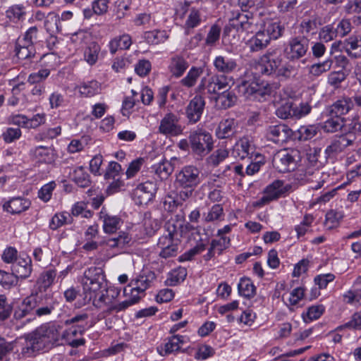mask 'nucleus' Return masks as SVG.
Segmentation results:
<instances>
[{
	"label": "nucleus",
	"instance_id": "nucleus-1",
	"mask_svg": "<svg viewBox=\"0 0 361 361\" xmlns=\"http://www.w3.org/2000/svg\"><path fill=\"white\" fill-rule=\"evenodd\" d=\"M61 329L62 326L57 324H46L36 329L25 336L20 353L25 357H31L54 345L63 344Z\"/></svg>",
	"mask_w": 361,
	"mask_h": 361
},
{
	"label": "nucleus",
	"instance_id": "nucleus-2",
	"mask_svg": "<svg viewBox=\"0 0 361 361\" xmlns=\"http://www.w3.org/2000/svg\"><path fill=\"white\" fill-rule=\"evenodd\" d=\"M263 75L274 76L287 80L296 73L293 66L289 63L283 64V57L278 49L269 50L261 58L256 66Z\"/></svg>",
	"mask_w": 361,
	"mask_h": 361
},
{
	"label": "nucleus",
	"instance_id": "nucleus-3",
	"mask_svg": "<svg viewBox=\"0 0 361 361\" xmlns=\"http://www.w3.org/2000/svg\"><path fill=\"white\" fill-rule=\"evenodd\" d=\"M192 152L200 157L208 154L214 147L212 135L207 130L197 128L192 130L188 136Z\"/></svg>",
	"mask_w": 361,
	"mask_h": 361
},
{
	"label": "nucleus",
	"instance_id": "nucleus-4",
	"mask_svg": "<svg viewBox=\"0 0 361 361\" xmlns=\"http://www.w3.org/2000/svg\"><path fill=\"white\" fill-rule=\"evenodd\" d=\"M300 161V153L297 149H283L273 157L274 167L281 173L294 171Z\"/></svg>",
	"mask_w": 361,
	"mask_h": 361
},
{
	"label": "nucleus",
	"instance_id": "nucleus-5",
	"mask_svg": "<svg viewBox=\"0 0 361 361\" xmlns=\"http://www.w3.org/2000/svg\"><path fill=\"white\" fill-rule=\"evenodd\" d=\"M237 90L239 94L247 99L260 100L271 92V87L268 85L259 84L254 80H242L237 85Z\"/></svg>",
	"mask_w": 361,
	"mask_h": 361
},
{
	"label": "nucleus",
	"instance_id": "nucleus-6",
	"mask_svg": "<svg viewBox=\"0 0 361 361\" xmlns=\"http://www.w3.org/2000/svg\"><path fill=\"white\" fill-rule=\"evenodd\" d=\"M231 80L225 75H212L209 78L204 77L197 87L195 92L203 94L207 90L209 94L218 95L220 91H224L229 87Z\"/></svg>",
	"mask_w": 361,
	"mask_h": 361
},
{
	"label": "nucleus",
	"instance_id": "nucleus-7",
	"mask_svg": "<svg viewBox=\"0 0 361 361\" xmlns=\"http://www.w3.org/2000/svg\"><path fill=\"white\" fill-rule=\"evenodd\" d=\"M200 182V171L192 165L183 167L176 174V183L181 188H195Z\"/></svg>",
	"mask_w": 361,
	"mask_h": 361
},
{
	"label": "nucleus",
	"instance_id": "nucleus-8",
	"mask_svg": "<svg viewBox=\"0 0 361 361\" xmlns=\"http://www.w3.org/2000/svg\"><path fill=\"white\" fill-rule=\"evenodd\" d=\"M311 107L307 104H295L292 100H286L282 102L276 111V116L282 119L289 118H299L310 113Z\"/></svg>",
	"mask_w": 361,
	"mask_h": 361
},
{
	"label": "nucleus",
	"instance_id": "nucleus-9",
	"mask_svg": "<svg viewBox=\"0 0 361 361\" xmlns=\"http://www.w3.org/2000/svg\"><path fill=\"white\" fill-rule=\"evenodd\" d=\"M309 48V40L302 36L291 38L284 49V54L290 61H298L302 58Z\"/></svg>",
	"mask_w": 361,
	"mask_h": 361
},
{
	"label": "nucleus",
	"instance_id": "nucleus-10",
	"mask_svg": "<svg viewBox=\"0 0 361 361\" xmlns=\"http://www.w3.org/2000/svg\"><path fill=\"white\" fill-rule=\"evenodd\" d=\"M37 305H39V296L37 294H31L27 296L16 308L13 313L14 319L21 320L28 317L27 319V322L35 320V310Z\"/></svg>",
	"mask_w": 361,
	"mask_h": 361
},
{
	"label": "nucleus",
	"instance_id": "nucleus-11",
	"mask_svg": "<svg viewBox=\"0 0 361 361\" xmlns=\"http://www.w3.org/2000/svg\"><path fill=\"white\" fill-rule=\"evenodd\" d=\"M157 192V185L153 181H146L139 184L133 191L132 198L137 205H146L150 202Z\"/></svg>",
	"mask_w": 361,
	"mask_h": 361
},
{
	"label": "nucleus",
	"instance_id": "nucleus-12",
	"mask_svg": "<svg viewBox=\"0 0 361 361\" xmlns=\"http://www.w3.org/2000/svg\"><path fill=\"white\" fill-rule=\"evenodd\" d=\"M159 132L166 136H178L183 133L179 118L173 113L166 114L161 120Z\"/></svg>",
	"mask_w": 361,
	"mask_h": 361
},
{
	"label": "nucleus",
	"instance_id": "nucleus-13",
	"mask_svg": "<svg viewBox=\"0 0 361 361\" xmlns=\"http://www.w3.org/2000/svg\"><path fill=\"white\" fill-rule=\"evenodd\" d=\"M205 106L202 96L196 95L188 104L185 109L186 117L190 123H195L200 121Z\"/></svg>",
	"mask_w": 361,
	"mask_h": 361
},
{
	"label": "nucleus",
	"instance_id": "nucleus-14",
	"mask_svg": "<svg viewBox=\"0 0 361 361\" xmlns=\"http://www.w3.org/2000/svg\"><path fill=\"white\" fill-rule=\"evenodd\" d=\"M185 229L190 232H191V235L193 237L194 240L197 242V244L192 248L190 249L187 252H185L183 255L180 257V261H188L193 259V257L201 253L206 248L205 244L202 242V238L200 236V231L197 228H195L193 226L190 224H187L185 225Z\"/></svg>",
	"mask_w": 361,
	"mask_h": 361
},
{
	"label": "nucleus",
	"instance_id": "nucleus-15",
	"mask_svg": "<svg viewBox=\"0 0 361 361\" xmlns=\"http://www.w3.org/2000/svg\"><path fill=\"white\" fill-rule=\"evenodd\" d=\"M293 135L292 130L285 124L269 126L267 136L269 140L276 144H283L288 140Z\"/></svg>",
	"mask_w": 361,
	"mask_h": 361
},
{
	"label": "nucleus",
	"instance_id": "nucleus-16",
	"mask_svg": "<svg viewBox=\"0 0 361 361\" xmlns=\"http://www.w3.org/2000/svg\"><path fill=\"white\" fill-rule=\"evenodd\" d=\"M180 240L171 237L161 236L157 246L161 249L159 256L162 258L173 257L178 252Z\"/></svg>",
	"mask_w": 361,
	"mask_h": 361
},
{
	"label": "nucleus",
	"instance_id": "nucleus-17",
	"mask_svg": "<svg viewBox=\"0 0 361 361\" xmlns=\"http://www.w3.org/2000/svg\"><path fill=\"white\" fill-rule=\"evenodd\" d=\"M353 140L349 139L346 135H342L334 139L331 144L325 149L327 158H334L339 153L353 144Z\"/></svg>",
	"mask_w": 361,
	"mask_h": 361
},
{
	"label": "nucleus",
	"instance_id": "nucleus-18",
	"mask_svg": "<svg viewBox=\"0 0 361 361\" xmlns=\"http://www.w3.org/2000/svg\"><path fill=\"white\" fill-rule=\"evenodd\" d=\"M30 205L31 202L28 199L16 197L5 202L2 207L5 212L11 214H19L27 210Z\"/></svg>",
	"mask_w": 361,
	"mask_h": 361
},
{
	"label": "nucleus",
	"instance_id": "nucleus-19",
	"mask_svg": "<svg viewBox=\"0 0 361 361\" xmlns=\"http://www.w3.org/2000/svg\"><path fill=\"white\" fill-rule=\"evenodd\" d=\"M231 154L235 159H244L248 158L252 159L254 148L247 137H243L235 144Z\"/></svg>",
	"mask_w": 361,
	"mask_h": 361
},
{
	"label": "nucleus",
	"instance_id": "nucleus-20",
	"mask_svg": "<svg viewBox=\"0 0 361 361\" xmlns=\"http://www.w3.org/2000/svg\"><path fill=\"white\" fill-rule=\"evenodd\" d=\"M353 109V104L350 97H343L334 102L328 108L329 116H341L347 114Z\"/></svg>",
	"mask_w": 361,
	"mask_h": 361
},
{
	"label": "nucleus",
	"instance_id": "nucleus-21",
	"mask_svg": "<svg viewBox=\"0 0 361 361\" xmlns=\"http://www.w3.org/2000/svg\"><path fill=\"white\" fill-rule=\"evenodd\" d=\"M238 123L233 118L221 121L216 130V135L219 139L231 137L237 133Z\"/></svg>",
	"mask_w": 361,
	"mask_h": 361
},
{
	"label": "nucleus",
	"instance_id": "nucleus-22",
	"mask_svg": "<svg viewBox=\"0 0 361 361\" xmlns=\"http://www.w3.org/2000/svg\"><path fill=\"white\" fill-rule=\"evenodd\" d=\"M229 25L237 32H249L252 26V23L249 21L247 14L239 13L237 11L232 12V16L229 18Z\"/></svg>",
	"mask_w": 361,
	"mask_h": 361
},
{
	"label": "nucleus",
	"instance_id": "nucleus-23",
	"mask_svg": "<svg viewBox=\"0 0 361 361\" xmlns=\"http://www.w3.org/2000/svg\"><path fill=\"white\" fill-rule=\"evenodd\" d=\"M73 13L71 11H64L62 13L61 19L55 14H49L48 18L44 22V26L51 35L61 32V20H67L72 18Z\"/></svg>",
	"mask_w": 361,
	"mask_h": 361
},
{
	"label": "nucleus",
	"instance_id": "nucleus-24",
	"mask_svg": "<svg viewBox=\"0 0 361 361\" xmlns=\"http://www.w3.org/2000/svg\"><path fill=\"white\" fill-rule=\"evenodd\" d=\"M179 159L172 157L170 160L163 159L158 164L154 165L153 169L155 173L162 180L167 179L173 173Z\"/></svg>",
	"mask_w": 361,
	"mask_h": 361
},
{
	"label": "nucleus",
	"instance_id": "nucleus-25",
	"mask_svg": "<svg viewBox=\"0 0 361 361\" xmlns=\"http://www.w3.org/2000/svg\"><path fill=\"white\" fill-rule=\"evenodd\" d=\"M231 240L226 236H221L219 239H213L210 243V247L206 255L203 256L205 261L210 260L216 254L221 255L222 252L228 247Z\"/></svg>",
	"mask_w": 361,
	"mask_h": 361
},
{
	"label": "nucleus",
	"instance_id": "nucleus-26",
	"mask_svg": "<svg viewBox=\"0 0 361 361\" xmlns=\"http://www.w3.org/2000/svg\"><path fill=\"white\" fill-rule=\"evenodd\" d=\"M343 49L353 59L361 57V36L351 35L343 42Z\"/></svg>",
	"mask_w": 361,
	"mask_h": 361
},
{
	"label": "nucleus",
	"instance_id": "nucleus-27",
	"mask_svg": "<svg viewBox=\"0 0 361 361\" xmlns=\"http://www.w3.org/2000/svg\"><path fill=\"white\" fill-rule=\"evenodd\" d=\"M188 67L189 63L183 56L175 55L171 58L168 68L172 76L178 78L183 75Z\"/></svg>",
	"mask_w": 361,
	"mask_h": 361
},
{
	"label": "nucleus",
	"instance_id": "nucleus-28",
	"mask_svg": "<svg viewBox=\"0 0 361 361\" xmlns=\"http://www.w3.org/2000/svg\"><path fill=\"white\" fill-rule=\"evenodd\" d=\"M105 279H97V282L82 281L85 297L84 303L90 302L97 295V291L105 287Z\"/></svg>",
	"mask_w": 361,
	"mask_h": 361
},
{
	"label": "nucleus",
	"instance_id": "nucleus-29",
	"mask_svg": "<svg viewBox=\"0 0 361 361\" xmlns=\"http://www.w3.org/2000/svg\"><path fill=\"white\" fill-rule=\"evenodd\" d=\"M214 66L218 72L228 74L236 69L238 64L234 59L218 56L214 60Z\"/></svg>",
	"mask_w": 361,
	"mask_h": 361
},
{
	"label": "nucleus",
	"instance_id": "nucleus-30",
	"mask_svg": "<svg viewBox=\"0 0 361 361\" xmlns=\"http://www.w3.org/2000/svg\"><path fill=\"white\" fill-rule=\"evenodd\" d=\"M32 260L29 257L25 258H19L18 261L13 264L12 270L13 274L18 276V279H26L30 276L32 272Z\"/></svg>",
	"mask_w": 361,
	"mask_h": 361
},
{
	"label": "nucleus",
	"instance_id": "nucleus-31",
	"mask_svg": "<svg viewBox=\"0 0 361 361\" xmlns=\"http://www.w3.org/2000/svg\"><path fill=\"white\" fill-rule=\"evenodd\" d=\"M32 153L34 159L38 162L51 164L56 159L54 150L51 147L39 146L35 147Z\"/></svg>",
	"mask_w": 361,
	"mask_h": 361
},
{
	"label": "nucleus",
	"instance_id": "nucleus-32",
	"mask_svg": "<svg viewBox=\"0 0 361 361\" xmlns=\"http://www.w3.org/2000/svg\"><path fill=\"white\" fill-rule=\"evenodd\" d=\"M78 333L80 334H82V330L80 326H72L68 330L64 331L62 333L63 344H68L73 348H77L83 345L85 343L84 338L72 339V337L75 336Z\"/></svg>",
	"mask_w": 361,
	"mask_h": 361
},
{
	"label": "nucleus",
	"instance_id": "nucleus-33",
	"mask_svg": "<svg viewBox=\"0 0 361 361\" xmlns=\"http://www.w3.org/2000/svg\"><path fill=\"white\" fill-rule=\"evenodd\" d=\"M287 191L284 186V182L280 180H276L268 185L264 190V192L271 198L272 201L279 199Z\"/></svg>",
	"mask_w": 361,
	"mask_h": 361
},
{
	"label": "nucleus",
	"instance_id": "nucleus-34",
	"mask_svg": "<svg viewBox=\"0 0 361 361\" xmlns=\"http://www.w3.org/2000/svg\"><path fill=\"white\" fill-rule=\"evenodd\" d=\"M237 101L235 93L229 90H224L215 97L216 105L224 109L233 106Z\"/></svg>",
	"mask_w": 361,
	"mask_h": 361
},
{
	"label": "nucleus",
	"instance_id": "nucleus-35",
	"mask_svg": "<svg viewBox=\"0 0 361 361\" xmlns=\"http://www.w3.org/2000/svg\"><path fill=\"white\" fill-rule=\"evenodd\" d=\"M270 42V36L264 31H259L250 41L252 51H258L265 48Z\"/></svg>",
	"mask_w": 361,
	"mask_h": 361
},
{
	"label": "nucleus",
	"instance_id": "nucleus-36",
	"mask_svg": "<svg viewBox=\"0 0 361 361\" xmlns=\"http://www.w3.org/2000/svg\"><path fill=\"white\" fill-rule=\"evenodd\" d=\"M154 278L155 275L152 272L146 276H140L135 280L136 286L131 289V293L136 292L135 295H138L140 293H144L149 287L152 280Z\"/></svg>",
	"mask_w": 361,
	"mask_h": 361
},
{
	"label": "nucleus",
	"instance_id": "nucleus-37",
	"mask_svg": "<svg viewBox=\"0 0 361 361\" xmlns=\"http://www.w3.org/2000/svg\"><path fill=\"white\" fill-rule=\"evenodd\" d=\"M345 118L341 116H331L330 118L327 119L324 125L323 129L327 133H335L342 129L344 126Z\"/></svg>",
	"mask_w": 361,
	"mask_h": 361
},
{
	"label": "nucleus",
	"instance_id": "nucleus-38",
	"mask_svg": "<svg viewBox=\"0 0 361 361\" xmlns=\"http://www.w3.org/2000/svg\"><path fill=\"white\" fill-rule=\"evenodd\" d=\"M238 293L245 298H252L255 295L256 288L248 278L240 279L238 284Z\"/></svg>",
	"mask_w": 361,
	"mask_h": 361
},
{
	"label": "nucleus",
	"instance_id": "nucleus-39",
	"mask_svg": "<svg viewBox=\"0 0 361 361\" xmlns=\"http://www.w3.org/2000/svg\"><path fill=\"white\" fill-rule=\"evenodd\" d=\"M103 220L104 231L106 233H115L121 226L123 223L121 218L116 216H110L105 214Z\"/></svg>",
	"mask_w": 361,
	"mask_h": 361
},
{
	"label": "nucleus",
	"instance_id": "nucleus-40",
	"mask_svg": "<svg viewBox=\"0 0 361 361\" xmlns=\"http://www.w3.org/2000/svg\"><path fill=\"white\" fill-rule=\"evenodd\" d=\"M78 88L79 92L82 95L89 97H93L99 93L101 90L100 84L96 80L83 82Z\"/></svg>",
	"mask_w": 361,
	"mask_h": 361
},
{
	"label": "nucleus",
	"instance_id": "nucleus-41",
	"mask_svg": "<svg viewBox=\"0 0 361 361\" xmlns=\"http://www.w3.org/2000/svg\"><path fill=\"white\" fill-rule=\"evenodd\" d=\"M100 51V46L95 42H90L84 52L85 60L90 64H94L97 59Z\"/></svg>",
	"mask_w": 361,
	"mask_h": 361
},
{
	"label": "nucleus",
	"instance_id": "nucleus-42",
	"mask_svg": "<svg viewBox=\"0 0 361 361\" xmlns=\"http://www.w3.org/2000/svg\"><path fill=\"white\" fill-rule=\"evenodd\" d=\"M202 73L203 71L201 68L193 66L188 71L186 76L180 80V83L186 87H192L195 85Z\"/></svg>",
	"mask_w": 361,
	"mask_h": 361
},
{
	"label": "nucleus",
	"instance_id": "nucleus-43",
	"mask_svg": "<svg viewBox=\"0 0 361 361\" xmlns=\"http://www.w3.org/2000/svg\"><path fill=\"white\" fill-rule=\"evenodd\" d=\"M131 240V237L128 233L122 231L115 238H109L106 240V245L111 248H123L126 245L128 244Z\"/></svg>",
	"mask_w": 361,
	"mask_h": 361
},
{
	"label": "nucleus",
	"instance_id": "nucleus-44",
	"mask_svg": "<svg viewBox=\"0 0 361 361\" xmlns=\"http://www.w3.org/2000/svg\"><path fill=\"white\" fill-rule=\"evenodd\" d=\"M73 179L75 183L81 188H87L90 184L89 175L85 171L82 166L78 167L73 171Z\"/></svg>",
	"mask_w": 361,
	"mask_h": 361
},
{
	"label": "nucleus",
	"instance_id": "nucleus-45",
	"mask_svg": "<svg viewBox=\"0 0 361 361\" xmlns=\"http://www.w3.org/2000/svg\"><path fill=\"white\" fill-rule=\"evenodd\" d=\"M144 38L149 44H158L164 42L167 39V36L165 31L155 30L145 32Z\"/></svg>",
	"mask_w": 361,
	"mask_h": 361
},
{
	"label": "nucleus",
	"instance_id": "nucleus-46",
	"mask_svg": "<svg viewBox=\"0 0 361 361\" xmlns=\"http://www.w3.org/2000/svg\"><path fill=\"white\" fill-rule=\"evenodd\" d=\"M343 215L341 212L336 210H330L326 214L325 226L327 229H333L336 228L340 223V221L343 219Z\"/></svg>",
	"mask_w": 361,
	"mask_h": 361
},
{
	"label": "nucleus",
	"instance_id": "nucleus-47",
	"mask_svg": "<svg viewBox=\"0 0 361 361\" xmlns=\"http://www.w3.org/2000/svg\"><path fill=\"white\" fill-rule=\"evenodd\" d=\"M186 276V269L185 268L180 267L178 269L171 271L166 283L168 286H175L180 282H183L185 279Z\"/></svg>",
	"mask_w": 361,
	"mask_h": 361
},
{
	"label": "nucleus",
	"instance_id": "nucleus-48",
	"mask_svg": "<svg viewBox=\"0 0 361 361\" xmlns=\"http://www.w3.org/2000/svg\"><path fill=\"white\" fill-rule=\"evenodd\" d=\"M140 299V297L139 295L132 293V297L130 299L126 300L119 302L118 304H113V305H111V307H109L108 312H118L121 311H124L127 308H128L130 306L137 303L139 302Z\"/></svg>",
	"mask_w": 361,
	"mask_h": 361
},
{
	"label": "nucleus",
	"instance_id": "nucleus-49",
	"mask_svg": "<svg viewBox=\"0 0 361 361\" xmlns=\"http://www.w3.org/2000/svg\"><path fill=\"white\" fill-rule=\"evenodd\" d=\"M221 32V29L218 25H213L207 33L205 39V45L208 47H214L219 40Z\"/></svg>",
	"mask_w": 361,
	"mask_h": 361
},
{
	"label": "nucleus",
	"instance_id": "nucleus-50",
	"mask_svg": "<svg viewBox=\"0 0 361 361\" xmlns=\"http://www.w3.org/2000/svg\"><path fill=\"white\" fill-rule=\"evenodd\" d=\"M97 279H105L103 270L99 267H92L85 271L82 281L97 282Z\"/></svg>",
	"mask_w": 361,
	"mask_h": 361
},
{
	"label": "nucleus",
	"instance_id": "nucleus-51",
	"mask_svg": "<svg viewBox=\"0 0 361 361\" xmlns=\"http://www.w3.org/2000/svg\"><path fill=\"white\" fill-rule=\"evenodd\" d=\"M18 282V276L13 272L8 273L3 270H0V284L6 288H10L12 286L17 285Z\"/></svg>",
	"mask_w": 361,
	"mask_h": 361
},
{
	"label": "nucleus",
	"instance_id": "nucleus-52",
	"mask_svg": "<svg viewBox=\"0 0 361 361\" xmlns=\"http://www.w3.org/2000/svg\"><path fill=\"white\" fill-rule=\"evenodd\" d=\"M319 39L325 42H329L337 37L334 29V24H329L322 27L319 32Z\"/></svg>",
	"mask_w": 361,
	"mask_h": 361
},
{
	"label": "nucleus",
	"instance_id": "nucleus-53",
	"mask_svg": "<svg viewBox=\"0 0 361 361\" xmlns=\"http://www.w3.org/2000/svg\"><path fill=\"white\" fill-rule=\"evenodd\" d=\"M324 307L322 305H312L310 307L306 313V316L303 315L305 322L319 319L324 312Z\"/></svg>",
	"mask_w": 361,
	"mask_h": 361
},
{
	"label": "nucleus",
	"instance_id": "nucleus-54",
	"mask_svg": "<svg viewBox=\"0 0 361 361\" xmlns=\"http://www.w3.org/2000/svg\"><path fill=\"white\" fill-rule=\"evenodd\" d=\"M224 215V209L221 204H214L207 213L203 214L204 220L206 222H211L220 219Z\"/></svg>",
	"mask_w": 361,
	"mask_h": 361
},
{
	"label": "nucleus",
	"instance_id": "nucleus-55",
	"mask_svg": "<svg viewBox=\"0 0 361 361\" xmlns=\"http://www.w3.org/2000/svg\"><path fill=\"white\" fill-rule=\"evenodd\" d=\"M332 65V61L326 60L322 63L313 64L310 69V73L314 76H319L322 73L330 70Z\"/></svg>",
	"mask_w": 361,
	"mask_h": 361
},
{
	"label": "nucleus",
	"instance_id": "nucleus-56",
	"mask_svg": "<svg viewBox=\"0 0 361 361\" xmlns=\"http://www.w3.org/2000/svg\"><path fill=\"white\" fill-rule=\"evenodd\" d=\"M228 156V151L226 149H218L209 157V163L213 166H217Z\"/></svg>",
	"mask_w": 361,
	"mask_h": 361
},
{
	"label": "nucleus",
	"instance_id": "nucleus-57",
	"mask_svg": "<svg viewBox=\"0 0 361 361\" xmlns=\"http://www.w3.org/2000/svg\"><path fill=\"white\" fill-rule=\"evenodd\" d=\"M183 336L180 335L173 336L165 344V353L166 354L178 351L180 349V343L183 342Z\"/></svg>",
	"mask_w": 361,
	"mask_h": 361
},
{
	"label": "nucleus",
	"instance_id": "nucleus-58",
	"mask_svg": "<svg viewBox=\"0 0 361 361\" xmlns=\"http://www.w3.org/2000/svg\"><path fill=\"white\" fill-rule=\"evenodd\" d=\"M334 29L337 37H343L350 32L352 26L349 20L342 19L334 25Z\"/></svg>",
	"mask_w": 361,
	"mask_h": 361
},
{
	"label": "nucleus",
	"instance_id": "nucleus-59",
	"mask_svg": "<svg viewBox=\"0 0 361 361\" xmlns=\"http://www.w3.org/2000/svg\"><path fill=\"white\" fill-rule=\"evenodd\" d=\"M343 9L348 15L356 16L361 14V0H348Z\"/></svg>",
	"mask_w": 361,
	"mask_h": 361
},
{
	"label": "nucleus",
	"instance_id": "nucleus-60",
	"mask_svg": "<svg viewBox=\"0 0 361 361\" xmlns=\"http://www.w3.org/2000/svg\"><path fill=\"white\" fill-rule=\"evenodd\" d=\"M33 50V46H27L18 42L16 47V54L19 59H26L32 56Z\"/></svg>",
	"mask_w": 361,
	"mask_h": 361
},
{
	"label": "nucleus",
	"instance_id": "nucleus-61",
	"mask_svg": "<svg viewBox=\"0 0 361 361\" xmlns=\"http://www.w3.org/2000/svg\"><path fill=\"white\" fill-rule=\"evenodd\" d=\"M111 1V0H94L92 2V6L94 8L95 15H105L109 11Z\"/></svg>",
	"mask_w": 361,
	"mask_h": 361
},
{
	"label": "nucleus",
	"instance_id": "nucleus-62",
	"mask_svg": "<svg viewBox=\"0 0 361 361\" xmlns=\"http://www.w3.org/2000/svg\"><path fill=\"white\" fill-rule=\"evenodd\" d=\"M56 183L52 181L43 185L38 192V197L44 202H48L51 197Z\"/></svg>",
	"mask_w": 361,
	"mask_h": 361
},
{
	"label": "nucleus",
	"instance_id": "nucleus-63",
	"mask_svg": "<svg viewBox=\"0 0 361 361\" xmlns=\"http://www.w3.org/2000/svg\"><path fill=\"white\" fill-rule=\"evenodd\" d=\"M264 164L263 157L259 154H257L255 161L252 160L250 164L246 167L245 173L248 176L254 175L259 171Z\"/></svg>",
	"mask_w": 361,
	"mask_h": 361
},
{
	"label": "nucleus",
	"instance_id": "nucleus-64",
	"mask_svg": "<svg viewBox=\"0 0 361 361\" xmlns=\"http://www.w3.org/2000/svg\"><path fill=\"white\" fill-rule=\"evenodd\" d=\"M24 14L23 7L20 5L12 6L6 11V18L13 21L20 20Z\"/></svg>",
	"mask_w": 361,
	"mask_h": 361
}]
</instances>
